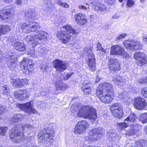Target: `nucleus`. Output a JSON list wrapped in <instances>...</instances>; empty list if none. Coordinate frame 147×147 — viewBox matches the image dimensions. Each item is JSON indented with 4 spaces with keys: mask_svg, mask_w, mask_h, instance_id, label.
<instances>
[{
    "mask_svg": "<svg viewBox=\"0 0 147 147\" xmlns=\"http://www.w3.org/2000/svg\"><path fill=\"white\" fill-rule=\"evenodd\" d=\"M112 85L107 82L101 84L96 91V94L101 101L105 103H109L114 98L115 94L112 91Z\"/></svg>",
    "mask_w": 147,
    "mask_h": 147,
    "instance_id": "f257e3e1",
    "label": "nucleus"
},
{
    "mask_svg": "<svg viewBox=\"0 0 147 147\" xmlns=\"http://www.w3.org/2000/svg\"><path fill=\"white\" fill-rule=\"evenodd\" d=\"M34 128V127L31 125L26 124L23 126L22 125H17L12 128L9 135L10 138L15 142H19L24 138L23 134Z\"/></svg>",
    "mask_w": 147,
    "mask_h": 147,
    "instance_id": "f03ea898",
    "label": "nucleus"
},
{
    "mask_svg": "<svg viewBox=\"0 0 147 147\" xmlns=\"http://www.w3.org/2000/svg\"><path fill=\"white\" fill-rule=\"evenodd\" d=\"M71 109L72 111L74 112L77 111V109L78 110L77 114L78 117L92 120L95 119L97 117L96 111L92 107L83 106L80 104L77 107H75L74 105H72Z\"/></svg>",
    "mask_w": 147,
    "mask_h": 147,
    "instance_id": "7ed1b4c3",
    "label": "nucleus"
},
{
    "mask_svg": "<svg viewBox=\"0 0 147 147\" xmlns=\"http://www.w3.org/2000/svg\"><path fill=\"white\" fill-rule=\"evenodd\" d=\"M38 136L40 137L38 142L40 144H45L52 140L54 136V130L45 126L42 131L38 134Z\"/></svg>",
    "mask_w": 147,
    "mask_h": 147,
    "instance_id": "20e7f679",
    "label": "nucleus"
},
{
    "mask_svg": "<svg viewBox=\"0 0 147 147\" xmlns=\"http://www.w3.org/2000/svg\"><path fill=\"white\" fill-rule=\"evenodd\" d=\"M39 24L35 22H26L21 25H18L17 30L20 32L22 31L24 33H30L35 31L40 28Z\"/></svg>",
    "mask_w": 147,
    "mask_h": 147,
    "instance_id": "39448f33",
    "label": "nucleus"
},
{
    "mask_svg": "<svg viewBox=\"0 0 147 147\" xmlns=\"http://www.w3.org/2000/svg\"><path fill=\"white\" fill-rule=\"evenodd\" d=\"M103 129L100 127L91 129L88 133V140L89 141H95L98 140L103 132Z\"/></svg>",
    "mask_w": 147,
    "mask_h": 147,
    "instance_id": "423d86ee",
    "label": "nucleus"
},
{
    "mask_svg": "<svg viewBox=\"0 0 147 147\" xmlns=\"http://www.w3.org/2000/svg\"><path fill=\"white\" fill-rule=\"evenodd\" d=\"M21 64L23 66V71L24 73L28 74L33 71L34 63L31 59L24 58L21 62Z\"/></svg>",
    "mask_w": 147,
    "mask_h": 147,
    "instance_id": "0eeeda50",
    "label": "nucleus"
},
{
    "mask_svg": "<svg viewBox=\"0 0 147 147\" xmlns=\"http://www.w3.org/2000/svg\"><path fill=\"white\" fill-rule=\"evenodd\" d=\"M89 127V123L87 121L84 120L79 121L74 128V133L76 134H81L83 133Z\"/></svg>",
    "mask_w": 147,
    "mask_h": 147,
    "instance_id": "6e6552de",
    "label": "nucleus"
},
{
    "mask_svg": "<svg viewBox=\"0 0 147 147\" xmlns=\"http://www.w3.org/2000/svg\"><path fill=\"white\" fill-rule=\"evenodd\" d=\"M123 44L124 46L129 50H140L142 48L140 42L137 40H127L124 41Z\"/></svg>",
    "mask_w": 147,
    "mask_h": 147,
    "instance_id": "1a4fd4ad",
    "label": "nucleus"
},
{
    "mask_svg": "<svg viewBox=\"0 0 147 147\" xmlns=\"http://www.w3.org/2000/svg\"><path fill=\"white\" fill-rule=\"evenodd\" d=\"M134 57L136 61L137 64L139 66H142L147 63V58L146 55L143 53L136 52Z\"/></svg>",
    "mask_w": 147,
    "mask_h": 147,
    "instance_id": "9d476101",
    "label": "nucleus"
},
{
    "mask_svg": "<svg viewBox=\"0 0 147 147\" xmlns=\"http://www.w3.org/2000/svg\"><path fill=\"white\" fill-rule=\"evenodd\" d=\"M110 54L115 55H123L126 54L124 48L119 45H112L110 48Z\"/></svg>",
    "mask_w": 147,
    "mask_h": 147,
    "instance_id": "9b49d317",
    "label": "nucleus"
},
{
    "mask_svg": "<svg viewBox=\"0 0 147 147\" xmlns=\"http://www.w3.org/2000/svg\"><path fill=\"white\" fill-rule=\"evenodd\" d=\"M57 37L63 44L68 42L71 36L69 33H67L64 30H61L58 31L57 33Z\"/></svg>",
    "mask_w": 147,
    "mask_h": 147,
    "instance_id": "f8f14e48",
    "label": "nucleus"
},
{
    "mask_svg": "<svg viewBox=\"0 0 147 147\" xmlns=\"http://www.w3.org/2000/svg\"><path fill=\"white\" fill-rule=\"evenodd\" d=\"M17 106L20 109L23 110L28 114L31 113H35L36 111L33 108V106L31 102H29L25 104H18Z\"/></svg>",
    "mask_w": 147,
    "mask_h": 147,
    "instance_id": "ddd939ff",
    "label": "nucleus"
},
{
    "mask_svg": "<svg viewBox=\"0 0 147 147\" xmlns=\"http://www.w3.org/2000/svg\"><path fill=\"white\" fill-rule=\"evenodd\" d=\"M54 67L56 69L57 71H64L66 69L67 64L64 61L59 60H55L53 62Z\"/></svg>",
    "mask_w": 147,
    "mask_h": 147,
    "instance_id": "4468645a",
    "label": "nucleus"
},
{
    "mask_svg": "<svg viewBox=\"0 0 147 147\" xmlns=\"http://www.w3.org/2000/svg\"><path fill=\"white\" fill-rule=\"evenodd\" d=\"M49 35L46 32L42 31L36 32L34 40L36 42V45L39 43V41L46 40L49 38Z\"/></svg>",
    "mask_w": 147,
    "mask_h": 147,
    "instance_id": "2eb2a0df",
    "label": "nucleus"
},
{
    "mask_svg": "<svg viewBox=\"0 0 147 147\" xmlns=\"http://www.w3.org/2000/svg\"><path fill=\"white\" fill-rule=\"evenodd\" d=\"M147 105L144 98L139 97H136L134 100V107L137 109L141 110Z\"/></svg>",
    "mask_w": 147,
    "mask_h": 147,
    "instance_id": "dca6fc26",
    "label": "nucleus"
},
{
    "mask_svg": "<svg viewBox=\"0 0 147 147\" xmlns=\"http://www.w3.org/2000/svg\"><path fill=\"white\" fill-rule=\"evenodd\" d=\"M14 95L16 98L20 100H24L28 96V91L25 89L16 90Z\"/></svg>",
    "mask_w": 147,
    "mask_h": 147,
    "instance_id": "f3484780",
    "label": "nucleus"
},
{
    "mask_svg": "<svg viewBox=\"0 0 147 147\" xmlns=\"http://www.w3.org/2000/svg\"><path fill=\"white\" fill-rule=\"evenodd\" d=\"M14 13L12 9L0 11V19L3 20L9 19Z\"/></svg>",
    "mask_w": 147,
    "mask_h": 147,
    "instance_id": "a211bd4d",
    "label": "nucleus"
},
{
    "mask_svg": "<svg viewBox=\"0 0 147 147\" xmlns=\"http://www.w3.org/2000/svg\"><path fill=\"white\" fill-rule=\"evenodd\" d=\"M108 64L111 70H119L120 69L119 61L115 58H111L109 59Z\"/></svg>",
    "mask_w": 147,
    "mask_h": 147,
    "instance_id": "6ab92c4d",
    "label": "nucleus"
},
{
    "mask_svg": "<svg viewBox=\"0 0 147 147\" xmlns=\"http://www.w3.org/2000/svg\"><path fill=\"white\" fill-rule=\"evenodd\" d=\"M92 4L94 6V9L96 11L104 13L107 11V8L104 5L100 4L98 0H94Z\"/></svg>",
    "mask_w": 147,
    "mask_h": 147,
    "instance_id": "aec40b11",
    "label": "nucleus"
},
{
    "mask_svg": "<svg viewBox=\"0 0 147 147\" xmlns=\"http://www.w3.org/2000/svg\"><path fill=\"white\" fill-rule=\"evenodd\" d=\"M16 56L15 54H12L9 56V60L7 62V64L11 70H13L16 67Z\"/></svg>",
    "mask_w": 147,
    "mask_h": 147,
    "instance_id": "412c9836",
    "label": "nucleus"
},
{
    "mask_svg": "<svg viewBox=\"0 0 147 147\" xmlns=\"http://www.w3.org/2000/svg\"><path fill=\"white\" fill-rule=\"evenodd\" d=\"M75 20L77 23L81 25H85L87 23V20L85 16L81 13H78L75 16Z\"/></svg>",
    "mask_w": 147,
    "mask_h": 147,
    "instance_id": "4be33fe9",
    "label": "nucleus"
},
{
    "mask_svg": "<svg viewBox=\"0 0 147 147\" xmlns=\"http://www.w3.org/2000/svg\"><path fill=\"white\" fill-rule=\"evenodd\" d=\"M96 60L95 58H89L87 59V62L89 69L92 71H95L96 69Z\"/></svg>",
    "mask_w": 147,
    "mask_h": 147,
    "instance_id": "5701e85b",
    "label": "nucleus"
},
{
    "mask_svg": "<svg viewBox=\"0 0 147 147\" xmlns=\"http://www.w3.org/2000/svg\"><path fill=\"white\" fill-rule=\"evenodd\" d=\"M92 46L86 47L84 49L83 53L84 54L88 56V58H95L93 51Z\"/></svg>",
    "mask_w": 147,
    "mask_h": 147,
    "instance_id": "b1692460",
    "label": "nucleus"
},
{
    "mask_svg": "<svg viewBox=\"0 0 147 147\" xmlns=\"http://www.w3.org/2000/svg\"><path fill=\"white\" fill-rule=\"evenodd\" d=\"M113 80L115 84L119 86L124 85L126 81L124 77L121 76H117L116 78H114Z\"/></svg>",
    "mask_w": 147,
    "mask_h": 147,
    "instance_id": "393cba45",
    "label": "nucleus"
},
{
    "mask_svg": "<svg viewBox=\"0 0 147 147\" xmlns=\"http://www.w3.org/2000/svg\"><path fill=\"white\" fill-rule=\"evenodd\" d=\"M14 48L18 51H24L25 50V46L23 43L16 42L13 44Z\"/></svg>",
    "mask_w": 147,
    "mask_h": 147,
    "instance_id": "a878e982",
    "label": "nucleus"
},
{
    "mask_svg": "<svg viewBox=\"0 0 147 147\" xmlns=\"http://www.w3.org/2000/svg\"><path fill=\"white\" fill-rule=\"evenodd\" d=\"M34 11V9H29L27 12L25 13V15L26 18L28 20L34 18L35 15Z\"/></svg>",
    "mask_w": 147,
    "mask_h": 147,
    "instance_id": "bb28decb",
    "label": "nucleus"
},
{
    "mask_svg": "<svg viewBox=\"0 0 147 147\" xmlns=\"http://www.w3.org/2000/svg\"><path fill=\"white\" fill-rule=\"evenodd\" d=\"M63 29H65L66 31H65L67 33H69V34L72 33L73 34H75L76 33V30L73 28L72 26L69 24L63 26L62 30H63Z\"/></svg>",
    "mask_w": 147,
    "mask_h": 147,
    "instance_id": "cd10ccee",
    "label": "nucleus"
},
{
    "mask_svg": "<svg viewBox=\"0 0 147 147\" xmlns=\"http://www.w3.org/2000/svg\"><path fill=\"white\" fill-rule=\"evenodd\" d=\"M11 28L7 25H0V36L3 34H5L7 32L9 31Z\"/></svg>",
    "mask_w": 147,
    "mask_h": 147,
    "instance_id": "c85d7f7f",
    "label": "nucleus"
},
{
    "mask_svg": "<svg viewBox=\"0 0 147 147\" xmlns=\"http://www.w3.org/2000/svg\"><path fill=\"white\" fill-rule=\"evenodd\" d=\"M112 114L115 117L119 119L123 117V115L122 108L120 109H119V110L115 111L112 112Z\"/></svg>",
    "mask_w": 147,
    "mask_h": 147,
    "instance_id": "c756f323",
    "label": "nucleus"
},
{
    "mask_svg": "<svg viewBox=\"0 0 147 147\" xmlns=\"http://www.w3.org/2000/svg\"><path fill=\"white\" fill-rule=\"evenodd\" d=\"M24 118V116L20 114H18L15 115L10 119V121L12 122H16L21 121Z\"/></svg>",
    "mask_w": 147,
    "mask_h": 147,
    "instance_id": "7c9ffc66",
    "label": "nucleus"
},
{
    "mask_svg": "<svg viewBox=\"0 0 147 147\" xmlns=\"http://www.w3.org/2000/svg\"><path fill=\"white\" fill-rule=\"evenodd\" d=\"M27 54L32 58H38L37 50L35 51L33 49H30L28 51Z\"/></svg>",
    "mask_w": 147,
    "mask_h": 147,
    "instance_id": "2f4dec72",
    "label": "nucleus"
},
{
    "mask_svg": "<svg viewBox=\"0 0 147 147\" xmlns=\"http://www.w3.org/2000/svg\"><path fill=\"white\" fill-rule=\"evenodd\" d=\"M137 117L136 114L134 113H131L130 114L129 116L127 117L124 120L127 121H129L131 122H134Z\"/></svg>",
    "mask_w": 147,
    "mask_h": 147,
    "instance_id": "473e14b6",
    "label": "nucleus"
},
{
    "mask_svg": "<svg viewBox=\"0 0 147 147\" xmlns=\"http://www.w3.org/2000/svg\"><path fill=\"white\" fill-rule=\"evenodd\" d=\"M121 105L118 103H115L112 105L110 107V109L112 113L115 111L119 110L120 108H121Z\"/></svg>",
    "mask_w": 147,
    "mask_h": 147,
    "instance_id": "72a5a7b5",
    "label": "nucleus"
},
{
    "mask_svg": "<svg viewBox=\"0 0 147 147\" xmlns=\"http://www.w3.org/2000/svg\"><path fill=\"white\" fill-rule=\"evenodd\" d=\"M37 50L38 58L43 56L46 53V51L43 48L39 47Z\"/></svg>",
    "mask_w": 147,
    "mask_h": 147,
    "instance_id": "f704fd0d",
    "label": "nucleus"
},
{
    "mask_svg": "<svg viewBox=\"0 0 147 147\" xmlns=\"http://www.w3.org/2000/svg\"><path fill=\"white\" fill-rule=\"evenodd\" d=\"M34 37L33 38V36H32L31 35H29L26 36L25 38V40L28 43L31 42V43H32L33 45H34V46H35L36 45V42L34 40Z\"/></svg>",
    "mask_w": 147,
    "mask_h": 147,
    "instance_id": "c9c22d12",
    "label": "nucleus"
},
{
    "mask_svg": "<svg viewBox=\"0 0 147 147\" xmlns=\"http://www.w3.org/2000/svg\"><path fill=\"white\" fill-rule=\"evenodd\" d=\"M107 134L109 136V137L113 141L115 140L116 138H117L116 134L114 133L113 131L112 130H110L109 132L107 133Z\"/></svg>",
    "mask_w": 147,
    "mask_h": 147,
    "instance_id": "e433bc0d",
    "label": "nucleus"
},
{
    "mask_svg": "<svg viewBox=\"0 0 147 147\" xmlns=\"http://www.w3.org/2000/svg\"><path fill=\"white\" fill-rule=\"evenodd\" d=\"M2 90L3 91V94L5 96H7L9 92V89L8 86L7 85L4 86H2Z\"/></svg>",
    "mask_w": 147,
    "mask_h": 147,
    "instance_id": "4c0bfd02",
    "label": "nucleus"
},
{
    "mask_svg": "<svg viewBox=\"0 0 147 147\" xmlns=\"http://www.w3.org/2000/svg\"><path fill=\"white\" fill-rule=\"evenodd\" d=\"M12 85L16 87H20V79H14L11 82Z\"/></svg>",
    "mask_w": 147,
    "mask_h": 147,
    "instance_id": "58836bf2",
    "label": "nucleus"
},
{
    "mask_svg": "<svg viewBox=\"0 0 147 147\" xmlns=\"http://www.w3.org/2000/svg\"><path fill=\"white\" fill-rule=\"evenodd\" d=\"M96 50L100 51L104 53H106V50L102 47V45L100 42H98L96 45Z\"/></svg>",
    "mask_w": 147,
    "mask_h": 147,
    "instance_id": "ea45409f",
    "label": "nucleus"
},
{
    "mask_svg": "<svg viewBox=\"0 0 147 147\" xmlns=\"http://www.w3.org/2000/svg\"><path fill=\"white\" fill-rule=\"evenodd\" d=\"M128 125V124L125 122L121 123L119 124L118 128L121 129H122L124 128H126Z\"/></svg>",
    "mask_w": 147,
    "mask_h": 147,
    "instance_id": "a19ab883",
    "label": "nucleus"
},
{
    "mask_svg": "<svg viewBox=\"0 0 147 147\" xmlns=\"http://www.w3.org/2000/svg\"><path fill=\"white\" fill-rule=\"evenodd\" d=\"M7 128L6 127H0V135H4L7 130Z\"/></svg>",
    "mask_w": 147,
    "mask_h": 147,
    "instance_id": "79ce46f5",
    "label": "nucleus"
},
{
    "mask_svg": "<svg viewBox=\"0 0 147 147\" xmlns=\"http://www.w3.org/2000/svg\"><path fill=\"white\" fill-rule=\"evenodd\" d=\"M146 117V113H144L141 115V119L142 120V122L143 123H145L147 122V117Z\"/></svg>",
    "mask_w": 147,
    "mask_h": 147,
    "instance_id": "37998d69",
    "label": "nucleus"
},
{
    "mask_svg": "<svg viewBox=\"0 0 147 147\" xmlns=\"http://www.w3.org/2000/svg\"><path fill=\"white\" fill-rule=\"evenodd\" d=\"M28 83V80L26 78L20 79V87Z\"/></svg>",
    "mask_w": 147,
    "mask_h": 147,
    "instance_id": "c03bdc74",
    "label": "nucleus"
},
{
    "mask_svg": "<svg viewBox=\"0 0 147 147\" xmlns=\"http://www.w3.org/2000/svg\"><path fill=\"white\" fill-rule=\"evenodd\" d=\"M40 67L41 69L43 72H45L47 71V66L46 65V64L45 63H43L41 64Z\"/></svg>",
    "mask_w": 147,
    "mask_h": 147,
    "instance_id": "a18cd8bd",
    "label": "nucleus"
},
{
    "mask_svg": "<svg viewBox=\"0 0 147 147\" xmlns=\"http://www.w3.org/2000/svg\"><path fill=\"white\" fill-rule=\"evenodd\" d=\"M134 2L132 0H127V6L128 7H132L134 5Z\"/></svg>",
    "mask_w": 147,
    "mask_h": 147,
    "instance_id": "49530a36",
    "label": "nucleus"
},
{
    "mask_svg": "<svg viewBox=\"0 0 147 147\" xmlns=\"http://www.w3.org/2000/svg\"><path fill=\"white\" fill-rule=\"evenodd\" d=\"M141 94L145 98H147V87L144 88L142 90Z\"/></svg>",
    "mask_w": 147,
    "mask_h": 147,
    "instance_id": "de8ad7c7",
    "label": "nucleus"
},
{
    "mask_svg": "<svg viewBox=\"0 0 147 147\" xmlns=\"http://www.w3.org/2000/svg\"><path fill=\"white\" fill-rule=\"evenodd\" d=\"M127 93L125 92H123L122 93L119 94L118 97L121 99H123L125 98H126L127 96Z\"/></svg>",
    "mask_w": 147,
    "mask_h": 147,
    "instance_id": "09e8293b",
    "label": "nucleus"
},
{
    "mask_svg": "<svg viewBox=\"0 0 147 147\" xmlns=\"http://www.w3.org/2000/svg\"><path fill=\"white\" fill-rule=\"evenodd\" d=\"M127 34L123 33L119 35L115 39L116 41H117L121 39H123L126 36Z\"/></svg>",
    "mask_w": 147,
    "mask_h": 147,
    "instance_id": "8fccbe9b",
    "label": "nucleus"
},
{
    "mask_svg": "<svg viewBox=\"0 0 147 147\" xmlns=\"http://www.w3.org/2000/svg\"><path fill=\"white\" fill-rule=\"evenodd\" d=\"M92 84L89 81H86L84 82L83 86V87H86L87 88H91Z\"/></svg>",
    "mask_w": 147,
    "mask_h": 147,
    "instance_id": "3c124183",
    "label": "nucleus"
},
{
    "mask_svg": "<svg viewBox=\"0 0 147 147\" xmlns=\"http://www.w3.org/2000/svg\"><path fill=\"white\" fill-rule=\"evenodd\" d=\"M134 129L135 128L127 131V134L128 135H132L135 134H136V132L134 131Z\"/></svg>",
    "mask_w": 147,
    "mask_h": 147,
    "instance_id": "603ef678",
    "label": "nucleus"
},
{
    "mask_svg": "<svg viewBox=\"0 0 147 147\" xmlns=\"http://www.w3.org/2000/svg\"><path fill=\"white\" fill-rule=\"evenodd\" d=\"M5 109H6V106L5 105L2 106L0 105V115L3 113Z\"/></svg>",
    "mask_w": 147,
    "mask_h": 147,
    "instance_id": "864d4df0",
    "label": "nucleus"
},
{
    "mask_svg": "<svg viewBox=\"0 0 147 147\" xmlns=\"http://www.w3.org/2000/svg\"><path fill=\"white\" fill-rule=\"evenodd\" d=\"M67 85H63L60 88H57V90H66L67 88Z\"/></svg>",
    "mask_w": 147,
    "mask_h": 147,
    "instance_id": "5fc2aeb1",
    "label": "nucleus"
},
{
    "mask_svg": "<svg viewBox=\"0 0 147 147\" xmlns=\"http://www.w3.org/2000/svg\"><path fill=\"white\" fill-rule=\"evenodd\" d=\"M73 73H70L68 74H66L65 76L64 77V80H67L73 74Z\"/></svg>",
    "mask_w": 147,
    "mask_h": 147,
    "instance_id": "6e6d98bb",
    "label": "nucleus"
},
{
    "mask_svg": "<svg viewBox=\"0 0 147 147\" xmlns=\"http://www.w3.org/2000/svg\"><path fill=\"white\" fill-rule=\"evenodd\" d=\"M139 82L141 84L147 83V77H146L145 78L140 79L139 80Z\"/></svg>",
    "mask_w": 147,
    "mask_h": 147,
    "instance_id": "4d7b16f0",
    "label": "nucleus"
},
{
    "mask_svg": "<svg viewBox=\"0 0 147 147\" xmlns=\"http://www.w3.org/2000/svg\"><path fill=\"white\" fill-rule=\"evenodd\" d=\"M142 144V147H147V140H142L141 141Z\"/></svg>",
    "mask_w": 147,
    "mask_h": 147,
    "instance_id": "13d9d810",
    "label": "nucleus"
},
{
    "mask_svg": "<svg viewBox=\"0 0 147 147\" xmlns=\"http://www.w3.org/2000/svg\"><path fill=\"white\" fill-rule=\"evenodd\" d=\"M84 94L85 95L90 94L91 93V90H87L86 89H82Z\"/></svg>",
    "mask_w": 147,
    "mask_h": 147,
    "instance_id": "bf43d9fd",
    "label": "nucleus"
},
{
    "mask_svg": "<svg viewBox=\"0 0 147 147\" xmlns=\"http://www.w3.org/2000/svg\"><path fill=\"white\" fill-rule=\"evenodd\" d=\"M142 40L144 42L147 44V36H144L142 37Z\"/></svg>",
    "mask_w": 147,
    "mask_h": 147,
    "instance_id": "052dcab7",
    "label": "nucleus"
},
{
    "mask_svg": "<svg viewBox=\"0 0 147 147\" xmlns=\"http://www.w3.org/2000/svg\"><path fill=\"white\" fill-rule=\"evenodd\" d=\"M78 7L80 9H82L83 10H86L88 8L82 5H79L78 6Z\"/></svg>",
    "mask_w": 147,
    "mask_h": 147,
    "instance_id": "680f3d73",
    "label": "nucleus"
},
{
    "mask_svg": "<svg viewBox=\"0 0 147 147\" xmlns=\"http://www.w3.org/2000/svg\"><path fill=\"white\" fill-rule=\"evenodd\" d=\"M115 1V0H107V2L108 3L111 5H113Z\"/></svg>",
    "mask_w": 147,
    "mask_h": 147,
    "instance_id": "e2e57ef3",
    "label": "nucleus"
},
{
    "mask_svg": "<svg viewBox=\"0 0 147 147\" xmlns=\"http://www.w3.org/2000/svg\"><path fill=\"white\" fill-rule=\"evenodd\" d=\"M142 146L141 141L140 142H138L136 143V147H142Z\"/></svg>",
    "mask_w": 147,
    "mask_h": 147,
    "instance_id": "0e129e2a",
    "label": "nucleus"
},
{
    "mask_svg": "<svg viewBox=\"0 0 147 147\" xmlns=\"http://www.w3.org/2000/svg\"><path fill=\"white\" fill-rule=\"evenodd\" d=\"M58 4L61 7L63 5V3H64V2H62L61 0H58Z\"/></svg>",
    "mask_w": 147,
    "mask_h": 147,
    "instance_id": "69168bd1",
    "label": "nucleus"
},
{
    "mask_svg": "<svg viewBox=\"0 0 147 147\" xmlns=\"http://www.w3.org/2000/svg\"><path fill=\"white\" fill-rule=\"evenodd\" d=\"M62 7H64L67 8L69 7V5L67 3H63V5L62 6Z\"/></svg>",
    "mask_w": 147,
    "mask_h": 147,
    "instance_id": "338daca9",
    "label": "nucleus"
},
{
    "mask_svg": "<svg viewBox=\"0 0 147 147\" xmlns=\"http://www.w3.org/2000/svg\"><path fill=\"white\" fill-rule=\"evenodd\" d=\"M16 3L18 5H21L22 3V0H17Z\"/></svg>",
    "mask_w": 147,
    "mask_h": 147,
    "instance_id": "774afa93",
    "label": "nucleus"
}]
</instances>
